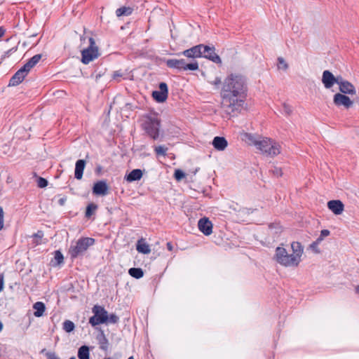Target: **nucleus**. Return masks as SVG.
Listing matches in <instances>:
<instances>
[{
    "label": "nucleus",
    "instance_id": "nucleus-1",
    "mask_svg": "<svg viewBox=\"0 0 359 359\" xmlns=\"http://www.w3.org/2000/svg\"><path fill=\"white\" fill-rule=\"evenodd\" d=\"M247 93V83L244 76L238 74L228 75L221 89L222 109L229 115L234 116L243 108Z\"/></svg>",
    "mask_w": 359,
    "mask_h": 359
},
{
    "label": "nucleus",
    "instance_id": "nucleus-2",
    "mask_svg": "<svg viewBox=\"0 0 359 359\" xmlns=\"http://www.w3.org/2000/svg\"><path fill=\"white\" fill-rule=\"evenodd\" d=\"M244 137L245 142L255 145L263 154L268 156H276L280 152L279 144L269 138H257L250 133H245Z\"/></svg>",
    "mask_w": 359,
    "mask_h": 359
},
{
    "label": "nucleus",
    "instance_id": "nucleus-3",
    "mask_svg": "<svg viewBox=\"0 0 359 359\" xmlns=\"http://www.w3.org/2000/svg\"><path fill=\"white\" fill-rule=\"evenodd\" d=\"M161 122L156 117L149 116L142 123V128L147 135L153 140H158L163 135L160 132Z\"/></svg>",
    "mask_w": 359,
    "mask_h": 359
},
{
    "label": "nucleus",
    "instance_id": "nucleus-4",
    "mask_svg": "<svg viewBox=\"0 0 359 359\" xmlns=\"http://www.w3.org/2000/svg\"><path fill=\"white\" fill-rule=\"evenodd\" d=\"M95 240L93 238L83 237L79 238L75 243L72 245L69 253L72 258H76L82 256L89 247L95 244Z\"/></svg>",
    "mask_w": 359,
    "mask_h": 359
},
{
    "label": "nucleus",
    "instance_id": "nucleus-5",
    "mask_svg": "<svg viewBox=\"0 0 359 359\" xmlns=\"http://www.w3.org/2000/svg\"><path fill=\"white\" fill-rule=\"evenodd\" d=\"M274 258L278 264L286 267L297 266L299 265L297 258L293 257V255L289 254L282 247L276 248Z\"/></svg>",
    "mask_w": 359,
    "mask_h": 359
},
{
    "label": "nucleus",
    "instance_id": "nucleus-6",
    "mask_svg": "<svg viewBox=\"0 0 359 359\" xmlns=\"http://www.w3.org/2000/svg\"><path fill=\"white\" fill-rule=\"evenodd\" d=\"M165 63L169 68L176 69L179 71H196L198 69V63L196 60L188 63L184 59H168Z\"/></svg>",
    "mask_w": 359,
    "mask_h": 359
},
{
    "label": "nucleus",
    "instance_id": "nucleus-7",
    "mask_svg": "<svg viewBox=\"0 0 359 359\" xmlns=\"http://www.w3.org/2000/svg\"><path fill=\"white\" fill-rule=\"evenodd\" d=\"M89 43L88 48L81 50V62L86 65L97 58L100 55L98 47L96 46L93 38H89Z\"/></svg>",
    "mask_w": 359,
    "mask_h": 359
},
{
    "label": "nucleus",
    "instance_id": "nucleus-8",
    "mask_svg": "<svg viewBox=\"0 0 359 359\" xmlns=\"http://www.w3.org/2000/svg\"><path fill=\"white\" fill-rule=\"evenodd\" d=\"M92 311L94 315L90 318L89 323L93 326L98 325L100 324L107 323L108 321V313L104 307L95 305Z\"/></svg>",
    "mask_w": 359,
    "mask_h": 359
},
{
    "label": "nucleus",
    "instance_id": "nucleus-9",
    "mask_svg": "<svg viewBox=\"0 0 359 359\" xmlns=\"http://www.w3.org/2000/svg\"><path fill=\"white\" fill-rule=\"evenodd\" d=\"M202 57L207 58L216 64L222 63V60L215 53V48L214 46L202 44Z\"/></svg>",
    "mask_w": 359,
    "mask_h": 359
},
{
    "label": "nucleus",
    "instance_id": "nucleus-10",
    "mask_svg": "<svg viewBox=\"0 0 359 359\" xmlns=\"http://www.w3.org/2000/svg\"><path fill=\"white\" fill-rule=\"evenodd\" d=\"M168 88L165 83H160L159 90H155L152 93L153 98L158 102H163L168 98Z\"/></svg>",
    "mask_w": 359,
    "mask_h": 359
},
{
    "label": "nucleus",
    "instance_id": "nucleus-11",
    "mask_svg": "<svg viewBox=\"0 0 359 359\" xmlns=\"http://www.w3.org/2000/svg\"><path fill=\"white\" fill-rule=\"evenodd\" d=\"M333 102L336 106H344L346 109H349L353 104V101H352L349 97L339 93L334 95Z\"/></svg>",
    "mask_w": 359,
    "mask_h": 359
},
{
    "label": "nucleus",
    "instance_id": "nucleus-12",
    "mask_svg": "<svg viewBox=\"0 0 359 359\" xmlns=\"http://www.w3.org/2000/svg\"><path fill=\"white\" fill-rule=\"evenodd\" d=\"M28 72L23 66L11 78L8 86H16L19 85L27 75Z\"/></svg>",
    "mask_w": 359,
    "mask_h": 359
},
{
    "label": "nucleus",
    "instance_id": "nucleus-13",
    "mask_svg": "<svg viewBox=\"0 0 359 359\" xmlns=\"http://www.w3.org/2000/svg\"><path fill=\"white\" fill-rule=\"evenodd\" d=\"M198 229L205 236L212 233V223L208 217H203L198 220Z\"/></svg>",
    "mask_w": 359,
    "mask_h": 359
},
{
    "label": "nucleus",
    "instance_id": "nucleus-14",
    "mask_svg": "<svg viewBox=\"0 0 359 359\" xmlns=\"http://www.w3.org/2000/svg\"><path fill=\"white\" fill-rule=\"evenodd\" d=\"M202 44H198L184 50L182 54L188 58L195 59L202 57Z\"/></svg>",
    "mask_w": 359,
    "mask_h": 359
},
{
    "label": "nucleus",
    "instance_id": "nucleus-15",
    "mask_svg": "<svg viewBox=\"0 0 359 359\" xmlns=\"http://www.w3.org/2000/svg\"><path fill=\"white\" fill-rule=\"evenodd\" d=\"M322 83L325 88L330 89L335 84V76L329 70H325L322 75Z\"/></svg>",
    "mask_w": 359,
    "mask_h": 359
},
{
    "label": "nucleus",
    "instance_id": "nucleus-16",
    "mask_svg": "<svg viewBox=\"0 0 359 359\" xmlns=\"http://www.w3.org/2000/svg\"><path fill=\"white\" fill-rule=\"evenodd\" d=\"M108 189L104 181H97L93 187V194L96 196H106L108 194Z\"/></svg>",
    "mask_w": 359,
    "mask_h": 359
},
{
    "label": "nucleus",
    "instance_id": "nucleus-17",
    "mask_svg": "<svg viewBox=\"0 0 359 359\" xmlns=\"http://www.w3.org/2000/svg\"><path fill=\"white\" fill-rule=\"evenodd\" d=\"M328 208L335 215H340L344 210V204L339 200H332L327 203Z\"/></svg>",
    "mask_w": 359,
    "mask_h": 359
},
{
    "label": "nucleus",
    "instance_id": "nucleus-18",
    "mask_svg": "<svg viewBox=\"0 0 359 359\" xmlns=\"http://www.w3.org/2000/svg\"><path fill=\"white\" fill-rule=\"evenodd\" d=\"M214 148L218 151H224L228 146V142L224 137H215L212 142Z\"/></svg>",
    "mask_w": 359,
    "mask_h": 359
},
{
    "label": "nucleus",
    "instance_id": "nucleus-19",
    "mask_svg": "<svg viewBox=\"0 0 359 359\" xmlns=\"http://www.w3.org/2000/svg\"><path fill=\"white\" fill-rule=\"evenodd\" d=\"M339 91L343 95H355L356 90L354 86L349 81H346L339 88Z\"/></svg>",
    "mask_w": 359,
    "mask_h": 359
},
{
    "label": "nucleus",
    "instance_id": "nucleus-20",
    "mask_svg": "<svg viewBox=\"0 0 359 359\" xmlns=\"http://www.w3.org/2000/svg\"><path fill=\"white\" fill-rule=\"evenodd\" d=\"M85 166L86 161L83 159H79L76 162L74 176L76 180L82 178Z\"/></svg>",
    "mask_w": 359,
    "mask_h": 359
},
{
    "label": "nucleus",
    "instance_id": "nucleus-21",
    "mask_svg": "<svg viewBox=\"0 0 359 359\" xmlns=\"http://www.w3.org/2000/svg\"><path fill=\"white\" fill-rule=\"evenodd\" d=\"M198 168H196L194 170H188L186 172L182 171V170L177 169L175 170L174 176L175 180H181L184 177H189L191 178L195 175V174L198 172Z\"/></svg>",
    "mask_w": 359,
    "mask_h": 359
},
{
    "label": "nucleus",
    "instance_id": "nucleus-22",
    "mask_svg": "<svg viewBox=\"0 0 359 359\" xmlns=\"http://www.w3.org/2000/svg\"><path fill=\"white\" fill-rule=\"evenodd\" d=\"M291 248L293 251V257L297 258V263L299 264L301 262V257L303 254V247L299 242H292L291 244Z\"/></svg>",
    "mask_w": 359,
    "mask_h": 359
},
{
    "label": "nucleus",
    "instance_id": "nucleus-23",
    "mask_svg": "<svg viewBox=\"0 0 359 359\" xmlns=\"http://www.w3.org/2000/svg\"><path fill=\"white\" fill-rule=\"evenodd\" d=\"M137 250L142 254H149L151 252L149 245L142 238L139 240L136 245Z\"/></svg>",
    "mask_w": 359,
    "mask_h": 359
},
{
    "label": "nucleus",
    "instance_id": "nucleus-24",
    "mask_svg": "<svg viewBox=\"0 0 359 359\" xmlns=\"http://www.w3.org/2000/svg\"><path fill=\"white\" fill-rule=\"evenodd\" d=\"M33 309L35 310L34 315L35 317H41L43 315L46 310V306L44 303L41 302H36L33 304Z\"/></svg>",
    "mask_w": 359,
    "mask_h": 359
},
{
    "label": "nucleus",
    "instance_id": "nucleus-25",
    "mask_svg": "<svg viewBox=\"0 0 359 359\" xmlns=\"http://www.w3.org/2000/svg\"><path fill=\"white\" fill-rule=\"evenodd\" d=\"M42 55L41 54H36L31 57L26 64L23 66L29 72L41 59Z\"/></svg>",
    "mask_w": 359,
    "mask_h": 359
},
{
    "label": "nucleus",
    "instance_id": "nucleus-26",
    "mask_svg": "<svg viewBox=\"0 0 359 359\" xmlns=\"http://www.w3.org/2000/svg\"><path fill=\"white\" fill-rule=\"evenodd\" d=\"M153 148L157 157L165 156L167 155L168 148L165 145H154Z\"/></svg>",
    "mask_w": 359,
    "mask_h": 359
},
{
    "label": "nucleus",
    "instance_id": "nucleus-27",
    "mask_svg": "<svg viewBox=\"0 0 359 359\" xmlns=\"http://www.w3.org/2000/svg\"><path fill=\"white\" fill-rule=\"evenodd\" d=\"M78 357L79 359H90V351L88 346H81L78 350Z\"/></svg>",
    "mask_w": 359,
    "mask_h": 359
},
{
    "label": "nucleus",
    "instance_id": "nucleus-28",
    "mask_svg": "<svg viewBox=\"0 0 359 359\" xmlns=\"http://www.w3.org/2000/svg\"><path fill=\"white\" fill-rule=\"evenodd\" d=\"M142 177V171L140 169L133 170L124 180H140Z\"/></svg>",
    "mask_w": 359,
    "mask_h": 359
},
{
    "label": "nucleus",
    "instance_id": "nucleus-29",
    "mask_svg": "<svg viewBox=\"0 0 359 359\" xmlns=\"http://www.w3.org/2000/svg\"><path fill=\"white\" fill-rule=\"evenodd\" d=\"M97 339L99 341L100 348V349L103 351H107L108 350V345L109 341L107 337H105L104 334L102 332L101 334L97 337Z\"/></svg>",
    "mask_w": 359,
    "mask_h": 359
},
{
    "label": "nucleus",
    "instance_id": "nucleus-30",
    "mask_svg": "<svg viewBox=\"0 0 359 359\" xmlns=\"http://www.w3.org/2000/svg\"><path fill=\"white\" fill-rule=\"evenodd\" d=\"M97 208L98 206L96 204L93 203H89L86 209L85 217L86 218H90L91 216L95 213Z\"/></svg>",
    "mask_w": 359,
    "mask_h": 359
},
{
    "label": "nucleus",
    "instance_id": "nucleus-31",
    "mask_svg": "<svg viewBox=\"0 0 359 359\" xmlns=\"http://www.w3.org/2000/svg\"><path fill=\"white\" fill-rule=\"evenodd\" d=\"M128 273L130 276L137 279L141 278L144 276V272L140 268H130L128 270Z\"/></svg>",
    "mask_w": 359,
    "mask_h": 359
},
{
    "label": "nucleus",
    "instance_id": "nucleus-32",
    "mask_svg": "<svg viewBox=\"0 0 359 359\" xmlns=\"http://www.w3.org/2000/svg\"><path fill=\"white\" fill-rule=\"evenodd\" d=\"M132 12H133V9L131 8L123 6V7L118 8L116 11V15L118 17L123 16V15L128 16V15H130L132 13Z\"/></svg>",
    "mask_w": 359,
    "mask_h": 359
},
{
    "label": "nucleus",
    "instance_id": "nucleus-33",
    "mask_svg": "<svg viewBox=\"0 0 359 359\" xmlns=\"http://www.w3.org/2000/svg\"><path fill=\"white\" fill-rule=\"evenodd\" d=\"M62 325H63V330L67 332H71L75 328L74 323L69 320H65Z\"/></svg>",
    "mask_w": 359,
    "mask_h": 359
},
{
    "label": "nucleus",
    "instance_id": "nucleus-34",
    "mask_svg": "<svg viewBox=\"0 0 359 359\" xmlns=\"http://www.w3.org/2000/svg\"><path fill=\"white\" fill-rule=\"evenodd\" d=\"M278 69L286 71L288 69V65L282 57L278 58Z\"/></svg>",
    "mask_w": 359,
    "mask_h": 359
},
{
    "label": "nucleus",
    "instance_id": "nucleus-35",
    "mask_svg": "<svg viewBox=\"0 0 359 359\" xmlns=\"http://www.w3.org/2000/svg\"><path fill=\"white\" fill-rule=\"evenodd\" d=\"M56 262L57 264H60L63 262L64 257L63 255L61 253L60 251L56 250L55 252V257H54Z\"/></svg>",
    "mask_w": 359,
    "mask_h": 359
},
{
    "label": "nucleus",
    "instance_id": "nucleus-36",
    "mask_svg": "<svg viewBox=\"0 0 359 359\" xmlns=\"http://www.w3.org/2000/svg\"><path fill=\"white\" fill-rule=\"evenodd\" d=\"M270 171L273 172V177L278 178L283 176V172L280 168L273 167Z\"/></svg>",
    "mask_w": 359,
    "mask_h": 359
},
{
    "label": "nucleus",
    "instance_id": "nucleus-37",
    "mask_svg": "<svg viewBox=\"0 0 359 359\" xmlns=\"http://www.w3.org/2000/svg\"><path fill=\"white\" fill-rule=\"evenodd\" d=\"M107 172L106 170H104L101 165H97L95 170V173L97 177H101L104 175V173Z\"/></svg>",
    "mask_w": 359,
    "mask_h": 359
},
{
    "label": "nucleus",
    "instance_id": "nucleus-38",
    "mask_svg": "<svg viewBox=\"0 0 359 359\" xmlns=\"http://www.w3.org/2000/svg\"><path fill=\"white\" fill-rule=\"evenodd\" d=\"M292 111V107L289 104H285V103H284L283 104V114L289 116L291 114Z\"/></svg>",
    "mask_w": 359,
    "mask_h": 359
},
{
    "label": "nucleus",
    "instance_id": "nucleus-39",
    "mask_svg": "<svg viewBox=\"0 0 359 359\" xmlns=\"http://www.w3.org/2000/svg\"><path fill=\"white\" fill-rule=\"evenodd\" d=\"M118 319H119L118 317L116 314L111 313L109 316H108L107 323L115 324V323H118Z\"/></svg>",
    "mask_w": 359,
    "mask_h": 359
},
{
    "label": "nucleus",
    "instance_id": "nucleus-40",
    "mask_svg": "<svg viewBox=\"0 0 359 359\" xmlns=\"http://www.w3.org/2000/svg\"><path fill=\"white\" fill-rule=\"evenodd\" d=\"M17 50V47H13L11 48H10L9 50H8L7 51H6L4 54V55H1V59L3 57H9L10 54H11L12 53H14Z\"/></svg>",
    "mask_w": 359,
    "mask_h": 359
},
{
    "label": "nucleus",
    "instance_id": "nucleus-41",
    "mask_svg": "<svg viewBox=\"0 0 359 359\" xmlns=\"http://www.w3.org/2000/svg\"><path fill=\"white\" fill-rule=\"evenodd\" d=\"M346 80H344L341 76H335V83L339 85V88L344 83Z\"/></svg>",
    "mask_w": 359,
    "mask_h": 359
},
{
    "label": "nucleus",
    "instance_id": "nucleus-42",
    "mask_svg": "<svg viewBox=\"0 0 359 359\" xmlns=\"http://www.w3.org/2000/svg\"><path fill=\"white\" fill-rule=\"evenodd\" d=\"M123 74L121 72V71H116L114 72L112 78L114 80L120 81V78L122 77Z\"/></svg>",
    "mask_w": 359,
    "mask_h": 359
},
{
    "label": "nucleus",
    "instance_id": "nucleus-43",
    "mask_svg": "<svg viewBox=\"0 0 359 359\" xmlns=\"http://www.w3.org/2000/svg\"><path fill=\"white\" fill-rule=\"evenodd\" d=\"M46 356L48 359H60V358L53 352H48L46 353Z\"/></svg>",
    "mask_w": 359,
    "mask_h": 359
},
{
    "label": "nucleus",
    "instance_id": "nucleus-44",
    "mask_svg": "<svg viewBox=\"0 0 359 359\" xmlns=\"http://www.w3.org/2000/svg\"><path fill=\"white\" fill-rule=\"evenodd\" d=\"M318 245H313V242L310 245V248L316 253H320Z\"/></svg>",
    "mask_w": 359,
    "mask_h": 359
},
{
    "label": "nucleus",
    "instance_id": "nucleus-45",
    "mask_svg": "<svg viewBox=\"0 0 359 359\" xmlns=\"http://www.w3.org/2000/svg\"><path fill=\"white\" fill-rule=\"evenodd\" d=\"M38 187L40 188H44L48 185V181H37Z\"/></svg>",
    "mask_w": 359,
    "mask_h": 359
},
{
    "label": "nucleus",
    "instance_id": "nucleus-46",
    "mask_svg": "<svg viewBox=\"0 0 359 359\" xmlns=\"http://www.w3.org/2000/svg\"><path fill=\"white\" fill-rule=\"evenodd\" d=\"M330 234V231L327 229H323L320 231V236L323 238L328 236Z\"/></svg>",
    "mask_w": 359,
    "mask_h": 359
},
{
    "label": "nucleus",
    "instance_id": "nucleus-47",
    "mask_svg": "<svg viewBox=\"0 0 359 359\" xmlns=\"http://www.w3.org/2000/svg\"><path fill=\"white\" fill-rule=\"evenodd\" d=\"M323 239L324 238L320 235V236L313 242V245H318Z\"/></svg>",
    "mask_w": 359,
    "mask_h": 359
},
{
    "label": "nucleus",
    "instance_id": "nucleus-48",
    "mask_svg": "<svg viewBox=\"0 0 359 359\" xmlns=\"http://www.w3.org/2000/svg\"><path fill=\"white\" fill-rule=\"evenodd\" d=\"M34 236L41 239L43 236V233L41 231H38L37 233L34 234Z\"/></svg>",
    "mask_w": 359,
    "mask_h": 359
},
{
    "label": "nucleus",
    "instance_id": "nucleus-49",
    "mask_svg": "<svg viewBox=\"0 0 359 359\" xmlns=\"http://www.w3.org/2000/svg\"><path fill=\"white\" fill-rule=\"evenodd\" d=\"M211 83L215 86H218L221 83V79L219 77H217L212 82H211Z\"/></svg>",
    "mask_w": 359,
    "mask_h": 359
},
{
    "label": "nucleus",
    "instance_id": "nucleus-50",
    "mask_svg": "<svg viewBox=\"0 0 359 359\" xmlns=\"http://www.w3.org/2000/svg\"><path fill=\"white\" fill-rule=\"evenodd\" d=\"M66 200H67L66 198H61L60 199H59L58 203L60 205H64L66 202Z\"/></svg>",
    "mask_w": 359,
    "mask_h": 359
},
{
    "label": "nucleus",
    "instance_id": "nucleus-51",
    "mask_svg": "<svg viewBox=\"0 0 359 359\" xmlns=\"http://www.w3.org/2000/svg\"><path fill=\"white\" fill-rule=\"evenodd\" d=\"M167 248L169 251H172L173 249V246L171 243L168 242L167 243Z\"/></svg>",
    "mask_w": 359,
    "mask_h": 359
},
{
    "label": "nucleus",
    "instance_id": "nucleus-52",
    "mask_svg": "<svg viewBox=\"0 0 359 359\" xmlns=\"http://www.w3.org/2000/svg\"><path fill=\"white\" fill-rule=\"evenodd\" d=\"M1 229H2L4 228V223H3V216H4L3 214H4V212H3V210L2 209L1 210Z\"/></svg>",
    "mask_w": 359,
    "mask_h": 359
},
{
    "label": "nucleus",
    "instance_id": "nucleus-53",
    "mask_svg": "<svg viewBox=\"0 0 359 359\" xmlns=\"http://www.w3.org/2000/svg\"><path fill=\"white\" fill-rule=\"evenodd\" d=\"M355 292H356L358 294H359V285L355 287Z\"/></svg>",
    "mask_w": 359,
    "mask_h": 359
},
{
    "label": "nucleus",
    "instance_id": "nucleus-54",
    "mask_svg": "<svg viewBox=\"0 0 359 359\" xmlns=\"http://www.w3.org/2000/svg\"><path fill=\"white\" fill-rule=\"evenodd\" d=\"M353 102H355V103H357L358 104H359V98H358V97L355 98V99L354 100H353Z\"/></svg>",
    "mask_w": 359,
    "mask_h": 359
},
{
    "label": "nucleus",
    "instance_id": "nucleus-55",
    "mask_svg": "<svg viewBox=\"0 0 359 359\" xmlns=\"http://www.w3.org/2000/svg\"><path fill=\"white\" fill-rule=\"evenodd\" d=\"M3 276L1 275V290H3Z\"/></svg>",
    "mask_w": 359,
    "mask_h": 359
},
{
    "label": "nucleus",
    "instance_id": "nucleus-56",
    "mask_svg": "<svg viewBox=\"0 0 359 359\" xmlns=\"http://www.w3.org/2000/svg\"><path fill=\"white\" fill-rule=\"evenodd\" d=\"M274 225H275L274 224H272V223H271V224H270L269 225V227L270 229H271V228H273V227L274 226Z\"/></svg>",
    "mask_w": 359,
    "mask_h": 359
},
{
    "label": "nucleus",
    "instance_id": "nucleus-57",
    "mask_svg": "<svg viewBox=\"0 0 359 359\" xmlns=\"http://www.w3.org/2000/svg\"><path fill=\"white\" fill-rule=\"evenodd\" d=\"M4 32H5V30L3 29V28L1 27V36L4 35Z\"/></svg>",
    "mask_w": 359,
    "mask_h": 359
},
{
    "label": "nucleus",
    "instance_id": "nucleus-58",
    "mask_svg": "<svg viewBox=\"0 0 359 359\" xmlns=\"http://www.w3.org/2000/svg\"><path fill=\"white\" fill-rule=\"evenodd\" d=\"M36 180H46L45 178L43 177H37Z\"/></svg>",
    "mask_w": 359,
    "mask_h": 359
},
{
    "label": "nucleus",
    "instance_id": "nucleus-59",
    "mask_svg": "<svg viewBox=\"0 0 359 359\" xmlns=\"http://www.w3.org/2000/svg\"><path fill=\"white\" fill-rule=\"evenodd\" d=\"M128 359H135L133 356L129 357Z\"/></svg>",
    "mask_w": 359,
    "mask_h": 359
},
{
    "label": "nucleus",
    "instance_id": "nucleus-60",
    "mask_svg": "<svg viewBox=\"0 0 359 359\" xmlns=\"http://www.w3.org/2000/svg\"><path fill=\"white\" fill-rule=\"evenodd\" d=\"M69 359H76L75 357H71Z\"/></svg>",
    "mask_w": 359,
    "mask_h": 359
}]
</instances>
